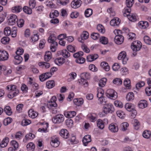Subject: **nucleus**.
<instances>
[{
	"label": "nucleus",
	"instance_id": "obj_1",
	"mask_svg": "<svg viewBox=\"0 0 151 151\" xmlns=\"http://www.w3.org/2000/svg\"><path fill=\"white\" fill-rule=\"evenodd\" d=\"M102 111L99 112V115L100 117H104L108 114H112L114 111L115 109L113 105L111 103L106 104L102 108Z\"/></svg>",
	"mask_w": 151,
	"mask_h": 151
},
{
	"label": "nucleus",
	"instance_id": "obj_2",
	"mask_svg": "<svg viewBox=\"0 0 151 151\" xmlns=\"http://www.w3.org/2000/svg\"><path fill=\"white\" fill-rule=\"evenodd\" d=\"M6 89L9 91L8 97L10 99L13 98L17 96L19 93V90L17 86L15 85H8L6 86Z\"/></svg>",
	"mask_w": 151,
	"mask_h": 151
},
{
	"label": "nucleus",
	"instance_id": "obj_3",
	"mask_svg": "<svg viewBox=\"0 0 151 151\" xmlns=\"http://www.w3.org/2000/svg\"><path fill=\"white\" fill-rule=\"evenodd\" d=\"M106 95L107 97L113 100L116 99L118 97L117 92L114 90L111 89L107 90Z\"/></svg>",
	"mask_w": 151,
	"mask_h": 151
},
{
	"label": "nucleus",
	"instance_id": "obj_4",
	"mask_svg": "<svg viewBox=\"0 0 151 151\" xmlns=\"http://www.w3.org/2000/svg\"><path fill=\"white\" fill-rule=\"evenodd\" d=\"M142 46V44L141 42L137 40L134 41L132 44L131 47L132 50L134 52L139 51Z\"/></svg>",
	"mask_w": 151,
	"mask_h": 151
},
{
	"label": "nucleus",
	"instance_id": "obj_5",
	"mask_svg": "<svg viewBox=\"0 0 151 151\" xmlns=\"http://www.w3.org/2000/svg\"><path fill=\"white\" fill-rule=\"evenodd\" d=\"M64 117L63 115L58 114L54 116L52 119V121L54 123L59 124L63 122Z\"/></svg>",
	"mask_w": 151,
	"mask_h": 151
},
{
	"label": "nucleus",
	"instance_id": "obj_6",
	"mask_svg": "<svg viewBox=\"0 0 151 151\" xmlns=\"http://www.w3.org/2000/svg\"><path fill=\"white\" fill-rule=\"evenodd\" d=\"M17 16L15 14L10 15L7 21L8 24L9 25H13L15 24L17 21Z\"/></svg>",
	"mask_w": 151,
	"mask_h": 151
},
{
	"label": "nucleus",
	"instance_id": "obj_7",
	"mask_svg": "<svg viewBox=\"0 0 151 151\" xmlns=\"http://www.w3.org/2000/svg\"><path fill=\"white\" fill-rule=\"evenodd\" d=\"M118 59L119 60H122L123 64L124 65L126 64L128 60L126 52L124 51H122L119 54Z\"/></svg>",
	"mask_w": 151,
	"mask_h": 151
},
{
	"label": "nucleus",
	"instance_id": "obj_8",
	"mask_svg": "<svg viewBox=\"0 0 151 151\" xmlns=\"http://www.w3.org/2000/svg\"><path fill=\"white\" fill-rule=\"evenodd\" d=\"M9 55L6 51L0 50V61H4L8 60Z\"/></svg>",
	"mask_w": 151,
	"mask_h": 151
},
{
	"label": "nucleus",
	"instance_id": "obj_9",
	"mask_svg": "<svg viewBox=\"0 0 151 151\" xmlns=\"http://www.w3.org/2000/svg\"><path fill=\"white\" fill-rule=\"evenodd\" d=\"M56 98L55 96H53L51 98L50 101L48 102L47 104L48 108H51L52 107H56L57 104L56 103Z\"/></svg>",
	"mask_w": 151,
	"mask_h": 151
},
{
	"label": "nucleus",
	"instance_id": "obj_10",
	"mask_svg": "<svg viewBox=\"0 0 151 151\" xmlns=\"http://www.w3.org/2000/svg\"><path fill=\"white\" fill-rule=\"evenodd\" d=\"M52 74L51 73L47 72L40 75L39 76L40 80L42 82L44 81L47 79L50 78L52 76Z\"/></svg>",
	"mask_w": 151,
	"mask_h": 151
},
{
	"label": "nucleus",
	"instance_id": "obj_11",
	"mask_svg": "<svg viewBox=\"0 0 151 151\" xmlns=\"http://www.w3.org/2000/svg\"><path fill=\"white\" fill-rule=\"evenodd\" d=\"M60 135L63 138L67 139L69 137V134L68 131L65 129H61L60 131Z\"/></svg>",
	"mask_w": 151,
	"mask_h": 151
},
{
	"label": "nucleus",
	"instance_id": "obj_12",
	"mask_svg": "<svg viewBox=\"0 0 151 151\" xmlns=\"http://www.w3.org/2000/svg\"><path fill=\"white\" fill-rule=\"evenodd\" d=\"M89 34L88 32L86 31H83L81 35V38H78V41L81 42H83V40L88 39Z\"/></svg>",
	"mask_w": 151,
	"mask_h": 151
},
{
	"label": "nucleus",
	"instance_id": "obj_13",
	"mask_svg": "<svg viewBox=\"0 0 151 151\" xmlns=\"http://www.w3.org/2000/svg\"><path fill=\"white\" fill-rule=\"evenodd\" d=\"M109 131L112 132H116L118 130L117 125L115 123H112L110 124L108 127Z\"/></svg>",
	"mask_w": 151,
	"mask_h": 151
},
{
	"label": "nucleus",
	"instance_id": "obj_14",
	"mask_svg": "<svg viewBox=\"0 0 151 151\" xmlns=\"http://www.w3.org/2000/svg\"><path fill=\"white\" fill-rule=\"evenodd\" d=\"M82 3V1L80 0H74L71 2V6L73 8L76 9L81 6Z\"/></svg>",
	"mask_w": 151,
	"mask_h": 151
},
{
	"label": "nucleus",
	"instance_id": "obj_15",
	"mask_svg": "<svg viewBox=\"0 0 151 151\" xmlns=\"http://www.w3.org/2000/svg\"><path fill=\"white\" fill-rule=\"evenodd\" d=\"M124 40V37L121 35L116 36L114 39L115 42L118 45L122 44Z\"/></svg>",
	"mask_w": 151,
	"mask_h": 151
},
{
	"label": "nucleus",
	"instance_id": "obj_16",
	"mask_svg": "<svg viewBox=\"0 0 151 151\" xmlns=\"http://www.w3.org/2000/svg\"><path fill=\"white\" fill-rule=\"evenodd\" d=\"M77 77V74L75 72H72L69 74L68 76L67 81L70 82L74 81Z\"/></svg>",
	"mask_w": 151,
	"mask_h": 151
},
{
	"label": "nucleus",
	"instance_id": "obj_17",
	"mask_svg": "<svg viewBox=\"0 0 151 151\" xmlns=\"http://www.w3.org/2000/svg\"><path fill=\"white\" fill-rule=\"evenodd\" d=\"M138 107L140 109H144L148 106V103L147 101L145 100L140 101L138 104Z\"/></svg>",
	"mask_w": 151,
	"mask_h": 151
},
{
	"label": "nucleus",
	"instance_id": "obj_18",
	"mask_svg": "<svg viewBox=\"0 0 151 151\" xmlns=\"http://www.w3.org/2000/svg\"><path fill=\"white\" fill-rule=\"evenodd\" d=\"M63 57L65 58H68L70 56V53L66 50L64 49L61 51H59L58 52Z\"/></svg>",
	"mask_w": 151,
	"mask_h": 151
},
{
	"label": "nucleus",
	"instance_id": "obj_19",
	"mask_svg": "<svg viewBox=\"0 0 151 151\" xmlns=\"http://www.w3.org/2000/svg\"><path fill=\"white\" fill-rule=\"evenodd\" d=\"M28 114L29 117L32 118H35L38 115V113L32 109H31L29 110Z\"/></svg>",
	"mask_w": 151,
	"mask_h": 151
},
{
	"label": "nucleus",
	"instance_id": "obj_20",
	"mask_svg": "<svg viewBox=\"0 0 151 151\" xmlns=\"http://www.w3.org/2000/svg\"><path fill=\"white\" fill-rule=\"evenodd\" d=\"M28 80V84L31 86H32L33 88L34 87L35 88V89H36L37 88V87L38 86V85L37 83H35L33 79L32 78H29L27 79Z\"/></svg>",
	"mask_w": 151,
	"mask_h": 151
},
{
	"label": "nucleus",
	"instance_id": "obj_21",
	"mask_svg": "<svg viewBox=\"0 0 151 151\" xmlns=\"http://www.w3.org/2000/svg\"><path fill=\"white\" fill-rule=\"evenodd\" d=\"M120 20L117 17L114 18L110 22V25L113 26L118 25L120 23Z\"/></svg>",
	"mask_w": 151,
	"mask_h": 151
},
{
	"label": "nucleus",
	"instance_id": "obj_22",
	"mask_svg": "<svg viewBox=\"0 0 151 151\" xmlns=\"http://www.w3.org/2000/svg\"><path fill=\"white\" fill-rule=\"evenodd\" d=\"M91 141V136L87 135L85 136L82 140L84 146H86L88 143Z\"/></svg>",
	"mask_w": 151,
	"mask_h": 151
},
{
	"label": "nucleus",
	"instance_id": "obj_23",
	"mask_svg": "<svg viewBox=\"0 0 151 151\" xmlns=\"http://www.w3.org/2000/svg\"><path fill=\"white\" fill-rule=\"evenodd\" d=\"M79 83L84 87H87L89 85V83L87 80L83 78H81L78 81Z\"/></svg>",
	"mask_w": 151,
	"mask_h": 151
},
{
	"label": "nucleus",
	"instance_id": "obj_24",
	"mask_svg": "<svg viewBox=\"0 0 151 151\" xmlns=\"http://www.w3.org/2000/svg\"><path fill=\"white\" fill-rule=\"evenodd\" d=\"M139 28L142 29H145L149 26L148 23L146 21H141L138 24Z\"/></svg>",
	"mask_w": 151,
	"mask_h": 151
},
{
	"label": "nucleus",
	"instance_id": "obj_25",
	"mask_svg": "<svg viewBox=\"0 0 151 151\" xmlns=\"http://www.w3.org/2000/svg\"><path fill=\"white\" fill-rule=\"evenodd\" d=\"M65 116L67 118H72L74 117L76 115V113L75 111H66L64 112Z\"/></svg>",
	"mask_w": 151,
	"mask_h": 151
},
{
	"label": "nucleus",
	"instance_id": "obj_26",
	"mask_svg": "<svg viewBox=\"0 0 151 151\" xmlns=\"http://www.w3.org/2000/svg\"><path fill=\"white\" fill-rule=\"evenodd\" d=\"M107 102V99L105 97L98 98V103L101 105H105Z\"/></svg>",
	"mask_w": 151,
	"mask_h": 151
},
{
	"label": "nucleus",
	"instance_id": "obj_27",
	"mask_svg": "<svg viewBox=\"0 0 151 151\" xmlns=\"http://www.w3.org/2000/svg\"><path fill=\"white\" fill-rule=\"evenodd\" d=\"M83 102V100L82 98H76L73 100V102L74 104L78 106L82 105Z\"/></svg>",
	"mask_w": 151,
	"mask_h": 151
},
{
	"label": "nucleus",
	"instance_id": "obj_28",
	"mask_svg": "<svg viewBox=\"0 0 151 151\" xmlns=\"http://www.w3.org/2000/svg\"><path fill=\"white\" fill-rule=\"evenodd\" d=\"M35 137V135L34 134L32 133H29L26 135L25 138L23 139V141L24 142H26L28 140L33 139Z\"/></svg>",
	"mask_w": 151,
	"mask_h": 151
},
{
	"label": "nucleus",
	"instance_id": "obj_29",
	"mask_svg": "<svg viewBox=\"0 0 151 151\" xmlns=\"http://www.w3.org/2000/svg\"><path fill=\"white\" fill-rule=\"evenodd\" d=\"M125 109L128 111H131L134 108V105L130 103H126L124 106Z\"/></svg>",
	"mask_w": 151,
	"mask_h": 151
},
{
	"label": "nucleus",
	"instance_id": "obj_30",
	"mask_svg": "<svg viewBox=\"0 0 151 151\" xmlns=\"http://www.w3.org/2000/svg\"><path fill=\"white\" fill-rule=\"evenodd\" d=\"M124 84L127 89H130L131 88V81L129 78H127L125 79L124 81Z\"/></svg>",
	"mask_w": 151,
	"mask_h": 151
},
{
	"label": "nucleus",
	"instance_id": "obj_31",
	"mask_svg": "<svg viewBox=\"0 0 151 151\" xmlns=\"http://www.w3.org/2000/svg\"><path fill=\"white\" fill-rule=\"evenodd\" d=\"M98 58V55L96 54L90 55L87 57V60L88 61L91 62L93 61Z\"/></svg>",
	"mask_w": 151,
	"mask_h": 151
},
{
	"label": "nucleus",
	"instance_id": "obj_32",
	"mask_svg": "<svg viewBox=\"0 0 151 151\" xmlns=\"http://www.w3.org/2000/svg\"><path fill=\"white\" fill-rule=\"evenodd\" d=\"M50 144L52 147H57L60 145V142L57 138H52Z\"/></svg>",
	"mask_w": 151,
	"mask_h": 151
},
{
	"label": "nucleus",
	"instance_id": "obj_33",
	"mask_svg": "<svg viewBox=\"0 0 151 151\" xmlns=\"http://www.w3.org/2000/svg\"><path fill=\"white\" fill-rule=\"evenodd\" d=\"M38 65L42 68L47 69L50 67V64L47 62H41L39 63Z\"/></svg>",
	"mask_w": 151,
	"mask_h": 151
},
{
	"label": "nucleus",
	"instance_id": "obj_34",
	"mask_svg": "<svg viewBox=\"0 0 151 151\" xmlns=\"http://www.w3.org/2000/svg\"><path fill=\"white\" fill-rule=\"evenodd\" d=\"M22 60V58L20 55H16L14 57V62L15 64H18L20 63Z\"/></svg>",
	"mask_w": 151,
	"mask_h": 151
},
{
	"label": "nucleus",
	"instance_id": "obj_35",
	"mask_svg": "<svg viewBox=\"0 0 151 151\" xmlns=\"http://www.w3.org/2000/svg\"><path fill=\"white\" fill-rule=\"evenodd\" d=\"M9 142V138L6 137L3 139L0 144V146L2 148L6 147Z\"/></svg>",
	"mask_w": 151,
	"mask_h": 151
},
{
	"label": "nucleus",
	"instance_id": "obj_36",
	"mask_svg": "<svg viewBox=\"0 0 151 151\" xmlns=\"http://www.w3.org/2000/svg\"><path fill=\"white\" fill-rule=\"evenodd\" d=\"M22 7L20 6H17L12 7V12L14 13H18L22 10Z\"/></svg>",
	"mask_w": 151,
	"mask_h": 151
},
{
	"label": "nucleus",
	"instance_id": "obj_37",
	"mask_svg": "<svg viewBox=\"0 0 151 151\" xmlns=\"http://www.w3.org/2000/svg\"><path fill=\"white\" fill-rule=\"evenodd\" d=\"M65 61V60L62 58H58L55 60V64L58 65H62Z\"/></svg>",
	"mask_w": 151,
	"mask_h": 151
},
{
	"label": "nucleus",
	"instance_id": "obj_38",
	"mask_svg": "<svg viewBox=\"0 0 151 151\" xmlns=\"http://www.w3.org/2000/svg\"><path fill=\"white\" fill-rule=\"evenodd\" d=\"M100 65L106 71H108L110 70V67L108 63L106 62H101Z\"/></svg>",
	"mask_w": 151,
	"mask_h": 151
},
{
	"label": "nucleus",
	"instance_id": "obj_39",
	"mask_svg": "<svg viewBox=\"0 0 151 151\" xmlns=\"http://www.w3.org/2000/svg\"><path fill=\"white\" fill-rule=\"evenodd\" d=\"M132 123L134 129L136 130L139 129L140 126V124L139 122L136 119H134L132 121Z\"/></svg>",
	"mask_w": 151,
	"mask_h": 151
},
{
	"label": "nucleus",
	"instance_id": "obj_40",
	"mask_svg": "<svg viewBox=\"0 0 151 151\" xmlns=\"http://www.w3.org/2000/svg\"><path fill=\"white\" fill-rule=\"evenodd\" d=\"M52 55L50 51L46 52L44 55V59L46 61H48L52 58Z\"/></svg>",
	"mask_w": 151,
	"mask_h": 151
},
{
	"label": "nucleus",
	"instance_id": "obj_41",
	"mask_svg": "<svg viewBox=\"0 0 151 151\" xmlns=\"http://www.w3.org/2000/svg\"><path fill=\"white\" fill-rule=\"evenodd\" d=\"M46 85L47 88H52L55 86L54 81L53 80L48 81L46 82Z\"/></svg>",
	"mask_w": 151,
	"mask_h": 151
},
{
	"label": "nucleus",
	"instance_id": "obj_42",
	"mask_svg": "<svg viewBox=\"0 0 151 151\" xmlns=\"http://www.w3.org/2000/svg\"><path fill=\"white\" fill-rule=\"evenodd\" d=\"M142 136L145 138L149 139L151 136V132L148 130H145L143 132Z\"/></svg>",
	"mask_w": 151,
	"mask_h": 151
},
{
	"label": "nucleus",
	"instance_id": "obj_43",
	"mask_svg": "<svg viewBox=\"0 0 151 151\" xmlns=\"http://www.w3.org/2000/svg\"><path fill=\"white\" fill-rule=\"evenodd\" d=\"M134 95L132 92H129L127 94L126 97V100L129 101H132L134 99Z\"/></svg>",
	"mask_w": 151,
	"mask_h": 151
},
{
	"label": "nucleus",
	"instance_id": "obj_44",
	"mask_svg": "<svg viewBox=\"0 0 151 151\" xmlns=\"http://www.w3.org/2000/svg\"><path fill=\"white\" fill-rule=\"evenodd\" d=\"M97 127L100 129H103L104 127V124L103 121L101 119H99L97 121Z\"/></svg>",
	"mask_w": 151,
	"mask_h": 151
},
{
	"label": "nucleus",
	"instance_id": "obj_45",
	"mask_svg": "<svg viewBox=\"0 0 151 151\" xmlns=\"http://www.w3.org/2000/svg\"><path fill=\"white\" fill-rule=\"evenodd\" d=\"M116 114L118 116L122 119H124L126 116L124 112L121 110L117 111L116 112Z\"/></svg>",
	"mask_w": 151,
	"mask_h": 151
},
{
	"label": "nucleus",
	"instance_id": "obj_46",
	"mask_svg": "<svg viewBox=\"0 0 151 151\" xmlns=\"http://www.w3.org/2000/svg\"><path fill=\"white\" fill-rule=\"evenodd\" d=\"M129 21L132 22H135L137 19V15L135 14H131L127 17Z\"/></svg>",
	"mask_w": 151,
	"mask_h": 151
},
{
	"label": "nucleus",
	"instance_id": "obj_47",
	"mask_svg": "<svg viewBox=\"0 0 151 151\" xmlns=\"http://www.w3.org/2000/svg\"><path fill=\"white\" fill-rule=\"evenodd\" d=\"M35 146L32 142H30L27 145V150L28 151H33L35 149Z\"/></svg>",
	"mask_w": 151,
	"mask_h": 151
},
{
	"label": "nucleus",
	"instance_id": "obj_48",
	"mask_svg": "<svg viewBox=\"0 0 151 151\" xmlns=\"http://www.w3.org/2000/svg\"><path fill=\"white\" fill-rule=\"evenodd\" d=\"M106 81L107 79L106 78H101L99 81V86L100 87H103L105 85Z\"/></svg>",
	"mask_w": 151,
	"mask_h": 151
},
{
	"label": "nucleus",
	"instance_id": "obj_49",
	"mask_svg": "<svg viewBox=\"0 0 151 151\" xmlns=\"http://www.w3.org/2000/svg\"><path fill=\"white\" fill-rule=\"evenodd\" d=\"M4 111L6 114L9 116H10L12 114L11 109L9 106H6L4 108Z\"/></svg>",
	"mask_w": 151,
	"mask_h": 151
},
{
	"label": "nucleus",
	"instance_id": "obj_50",
	"mask_svg": "<svg viewBox=\"0 0 151 151\" xmlns=\"http://www.w3.org/2000/svg\"><path fill=\"white\" fill-rule=\"evenodd\" d=\"M131 9L130 8H125L122 11V12L124 16L125 17H128V16L130 14V13L131 12Z\"/></svg>",
	"mask_w": 151,
	"mask_h": 151
},
{
	"label": "nucleus",
	"instance_id": "obj_51",
	"mask_svg": "<svg viewBox=\"0 0 151 151\" xmlns=\"http://www.w3.org/2000/svg\"><path fill=\"white\" fill-rule=\"evenodd\" d=\"M113 82L114 84L116 86H120L122 84V81L120 78H116L113 80Z\"/></svg>",
	"mask_w": 151,
	"mask_h": 151
},
{
	"label": "nucleus",
	"instance_id": "obj_52",
	"mask_svg": "<svg viewBox=\"0 0 151 151\" xmlns=\"http://www.w3.org/2000/svg\"><path fill=\"white\" fill-rule=\"evenodd\" d=\"M97 97L98 98L104 97V91L101 88H99L97 90Z\"/></svg>",
	"mask_w": 151,
	"mask_h": 151
},
{
	"label": "nucleus",
	"instance_id": "obj_53",
	"mask_svg": "<svg viewBox=\"0 0 151 151\" xmlns=\"http://www.w3.org/2000/svg\"><path fill=\"white\" fill-rule=\"evenodd\" d=\"M67 50L71 52H74L76 50V48L75 46L72 45H69L67 47Z\"/></svg>",
	"mask_w": 151,
	"mask_h": 151
},
{
	"label": "nucleus",
	"instance_id": "obj_54",
	"mask_svg": "<svg viewBox=\"0 0 151 151\" xmlns=\"http://www.w3.org/2000/svg\"><path fill=\"white\" fill-rule=\"evenodd\" d=\"M81 78H83L85 79H89L90 78V74L88 73H82L81 74Z\"/></svg>",
	"mask_w": 151,
	"mask_h": 151
},
{
	"label": "nucleus",
	"instance_id": "obj_55",
	"mask_svg": "<svg viewBox=\"0 0 151 151\" xmlns=\"http://www.w3.org/2000/svg\"><path fill=\"white\" fill-rule=\"evenodd\" d=\"M17 27H13L12 28L10 34L11 36L13 37H15L17 36Z\"/></svg>",
	"mask_w": 151,
	"mask_h": 151
},
{
	"label": "nucleus",
	"instance_id": "obj_56",
	"mask_svg": "<svg viewBox=\"0 0 151 151\" xmlns=\"http://www.w3.org/2000/svg\"><path fill=\"white\" fill-rule=\"evenodd\" d=\"M114 104L115 106L122 108L123 107V104L122 103L120 100H118L114 101Z\"/></svg>",
	"mask_w": 151,
	"mask_h": 151
},
{
	"label": "nucleus",
	"instance_id": "obj_57",
	"mask_svg": "<svg viewBox=\"0 0 151 151\" xmlns=\"http://www.w3.org/2000/svg\"><path fill=\"white\" fill-rule=\"evenodd\" d=\"M58 45V43L57 42H54L52 44H51L50 48L51 51L52 52L56 51Z\"/></svg>",
	"mask_w": 151,
	"mask_h": 151
},
{
	"label": "nucleus",
	"instance_id": "obj_58",
	"mask_svg": "<svg viewBox=\"0 0 151 151\" xmlns=\"http://www.w3.org/2000/svg\"><path fill=\"white\" fill-rule=\"evenodd\" d=\"M97 29L98 31L102 33H104L105 32V29L102 25L99 24L97 26Z\"/></svg>",
	"mask_w": 151,
	"mask_h": 151
},
{
	"label": "nucleus",
	"instance_id": "obj_59",
	"mask_svg": "<svg viewBox=\"0 0 151 151\" xmlns=\"http://www.w3.org/2000/svg\"><path fill=\"white\" fill-rule=\"evenodd\" d=\"M10 40L9 38L7 37H3L1 40V42L4 44H7L9 43Z\"/></svg>",
	"mask_w": 151,
	"mask_h": 151
},
{
	"label": "nucleus",
	"instance_id": "obj_60",
	"mask_svg": "<svg viewBox=\"0 0 151 151\" xmlns=\"http://www.w3.org/2000/svg\"><path fill=\"white\" fill-rule=\"evenodd\" d=\"M65 122L67 126L68 127H71L73 125V121L71 119H67L65 121Z\"/></svg>",
	"mask_w": 151,
	"mask_h": 151
},
{
	"label": "nucleus",
	"instance_id": "obj_61",
	"mask_svg": "<svg viewBox=\"0 0 151 151\" xmlns=\"http://www.w3.org/2000/svg\"><path fill=\"white\" fill-rule=\"evenodd\" d=\"M11 30L10 27H6L4 29V33L5 35L9 36L10 35Z\"/></svg>",
	"mask_w": 151,
	"mask_h": 151
},
{
	"label": "nucleus",
	"instance_id": "obj_62",
	"mask_svg": "<svg viewBox=\"0 0 151 151\" xmlns=\"http://www.w3.org/2000/svg\"><path fill=\"white\" fill-rule=\"evenodd\" d=\"M99 40L100 42L103 44H106L108 42L107 38L104 36L100 37Z\"/></svg>",
	"mask_w": 151,
	"mask_h": 151
},
{
	"label": "nucleus",
	"instance_id": "obj_63",
	"mask_svg": "<svg viewBox=\"0 0 151 151\" xmlns=\"http://www.w3.org/2000/svg\"><path fill=\"white\" fill-rule=\"evenodd\" d=\"M121 73L123 75H127L129 73L128 69L126 67L122 68L121 69Z\"/></svg>",
	"mask_w": 151,
	"mask_h": 151
},
{
	"label": "nucleus",
	"instance_id": "obj_64",
	"mask_svg": "<svg viewBox=\"0 0 151 151\" xmlns=\"http://www.w3.org/2000/svg\"><path fill=\"white\" fill-rule=\"evenodd\" d=\"M55 37L54 35H50L48 37V41L49 42L52 44L54 42H56L55 41Z\"/></svg>",
	"mask_w": 151,
	"mask_h": 151
}]
</instances>
